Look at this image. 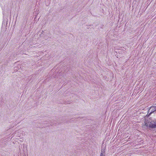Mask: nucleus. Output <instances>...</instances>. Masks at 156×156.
<instances>
[{"label":"nucleus","instance_id":"3","mask_svg":"<svg viewBox=\"0 0 156 156\" xmlns=\"http://www.w3.org/2000/svg\"><path fill=\"white\" fill-rule=\"evenodd\" d=\"M105 148H104L103 149H102L101 150V153H102V154H105Z\"/></svg>","mask_w":156,"mask_h":156},{"label":"nucleus","instance_id":"1","mask_svg":"<svg viewBox=\"0 0 156 156\" xmlns=\"http://www.w3.org/2000/svg\"><path fill=\"white\" fill-rule=\"evenodd\" d=\"M145 125L151 128H156V120H154L151 122L149 121L145 123Z\"/></svg>","mask_w":156,"mask_h":156},{"label":"nucleus","instance_id":"4","mask_svg":"<svg viewBox=\"0 0 156 156\" xmlns=\"http://www.w3.org/2000/svg\"><path fill=\"white\" fill-rule=\"evenodd\" d=\"M100 156H105V154H102V153H101Z\"/></svg>","mask_w":156,"mask_h":156},{"label":"nucleus","instance_id":"2","mask_svg":"<svg viewBox=\"0 0 156 156\" xmlns=\"http://www.w3.org/2000/svg\"><path fill=\"white\" fill-rule=\"evenodd\" d=\"M156 111V107H151L148 110V113L150 112L149 115L151 114L152 113Z\"/></svg>","mask_w":156,"mask_h":156}]
</instances>
